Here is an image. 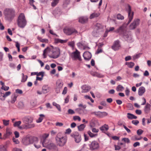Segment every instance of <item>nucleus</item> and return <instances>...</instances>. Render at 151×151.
<instances>
[{
  "instance_id": "nucleus-1",
  "label": "nucleus",
  "mask_w": 151,
  "mask_h": 151,
  "mask_svg": "<svg viewBox=\"0 0 151 151\" xmlns=\"http://www.w3.org/2000/svg\"><path fill=\"white\" fill-rule=\"evenodd\" d=\"M15 12L12 8H6L4 11L5 19L9 22L12 21L15 17Z\"/></svg>"
},
{
  "instance_id": "nucleus-2",
  "label": "nucleus",
  "mask_w": 151,
  "mask_h": 151,
  "mask_svg": "<svg viewBox=\"0 0 151 151\" xmlns=\"http://www.w3.org/2000/svg\"><path fill=\"white\" fill-rule=\"evenodd\" d=\"M17 25L21 28H24L27 24V21L23 13H21L17 20Z\"/></svg>"
},
{
  "instance_id": "nucleus-3",
  "label": "nucleus",
  "mask_w": 151,
  "mask_h": 151,
  "mask_svg": "<svg viewBox=\"0 0 151 151\" xmlns=\"http://www.w3.org/2000/svg\"><path fill=\"white\" fill-rule=\"evenodd\" d=\"M38 141L37 137L32 136H27L24 138L22 140L23 144L25 146H27L33 143Z\"/></svg>"
},
{
  "instance_id": "nucleus-4",
  "label": "nucleus",
  "mask_w": 151,
  "mask_h": 151,
  "mask_svg": "<svg viewBox=\"0 0 151 151\" xmlns=\"http://www.w3.org/2000/svg\"><path fill=\"white\" fill-rule=\"evenodd\" d=\"M61 134L60 133H58L56 136L55 139L57 145L63 147L66 143L67 139L65 137L61 136Z\"/></svg>"
},
{
  "instance_id": "nucleus-5",
  "label": "nucleus",
  "mask_w": 151,
  "mask_h": 151,
  "mask_svg": "<svg viewBox=\"0 0 151 151\" xmlns=\"http://www.w3.org/2000/svg\"><path fill=\"white\" fill-rule=\"evenodd\" d=\"M49 47L51 49V51L49 50V51L52 52V54L49 55V57L53 59H56L58 58L60 53V49L58 48H53V46H52Z\"/></svg>"
},
{
  "instance_id": "nucleus-6",
  "label": "nucleus",
  "mask_w": 151,
  "mask_h": 151,
  "mask_svg": "<svg viewBox=\"0 0 151 151\" xmlns=\"http://www.w3.org/2000/svg\"><path fill=\"white\" fill-rule=\"evenodd\" d=\"M33 118L30 117H25L23 119V120L26 122L27 124L26 125V128H31L34 127L35 125L34 124H30L33 121Z\"/></svg>"
},
{
  "instance_id": "nucleus-7",
  "label": "nucleus",
  "mask_w": 151,
  "mask_h": 151,
  "mask_svg": "<svg viewBox=\"0 0 151 151\" xmlns=\"http://www.w3.org/2000/svg\"><path fill=\"white\" fill-rule=\"evenodd\" d=\"M71 136L74 138V140L76 143H79L81 140V135L77 132H74L72 133Z\"/></svg>"
},
{
  "instance_id": "nucleus-8",
  "label": "nucleus",
  "mask_w": 151,
  "mask_h": 151,
  "mask_svg": "<svg viewBox=\"0 0 151 151\" xmlns=\"http://www.w3.org/2000/svg\"><path fill=\"white\" fill-rule=\"evenodd\" d=\"M64 33L67 35H70L72 34H76L77 33L76 30L73 28L66 27L63 29Z\"/></svg>"
},
{
  "instance_id": "nucleus-9",
  "label": "nucleus",
  "mask_w": 151,
  "mask_h": 151,
  "mask_svg": "<svg viewBox=\"0 0 151 151\" xmlns=\"http://www.w3.org/2000/svg\"><path fill=\"white\" fill-rule=\"evenodd\" d=\"M128 18L129 20L128 22L127 23V25H128L132 21V19L133 18L134 12H132L131 7L129 5L128 6Z\"/></svg>"
},
{
  "instance_id": "nucleus-10",
  "label": "nucleus",
  "mask_w": 151,
  "mask_h": 151,
  "mask_svg": "<svg viewBox=\"0 0 151 151\" xmlns=\"http://www.w3.org/2000/svg\"><path fill=\"white\" fill-rule=\"evenodd\" d=\"M139 20L138 19L134 20L133 22L129 25V29L130 30H133L135 29L139 25Z\"/></svg>"
},
{
  "instance_id": "nucleus-11",
  "label": "nucleus",
  "mask_w": 151,
  "mask_h": 151,
  "mask_svg": "<svg viewBox=\"0 0 151 151\" xmlns=\"http://www.w3.org/2000/svg\"><path fill=\"white\" fill-rule=\"evenodd\" d=\"M90 149L92 150H94L98 149L99 147V144L96 141H92L89 145Z\"/></svg>"
},
{
  "instance_id": "nucleus-12",
  "label": "nucleus",
  "mask_w": 151,
  "mask_h": 151,
  "mask_svg": "<svg viewBox=\"0 0 151 151\" xmlns=\"http://www.w3.org/2000/svg\"><path fill=\"white\" fill-rule=\"evenodd\" d=\"M120 46L119 41L118 40H117L114 42L113 45L111 46V48L114 50L116 51L119 49Z\"/></svg>"
},
{
  "instance_id": "nucleus-13",
  "label": "nucleus",
  "mask_w": 151,
  "mask_h": 151,
  "mask_svg": "<svg viewBox=\"0 0 151 151\" xmlns=\"http://www.w3.org/2000/svg\"><path fill=\"white\" fill-rule=\"evenodd\" d=\"M73 56L72 57L74 60L78 59L80 61L81 60V58L80 55V52L77 50L73 53Z\"/></svg>"
},
{
  "instance_id": "nucleus-14",
  "label": "nucleus",
  "mask_w": 151,
  "mask_h": 151,
  "mask_svg": "<svg viewBox=\"0 0 151 151\" xmlns=\"http://www.w3.org/2000/svg\"><path fill=\"white\" fill-rule=\"evenodd\" d=\"M125 31V30L124 26L123 25H122L118 28L116 32L120 34L123 35L124 36H126V34L124 32Z\"/></svg>"
},
{
  "instance_id": "nucleus-15",
  "label": "nucleus",
  "mask_w": 151,
  "mask_h": 151,
  "mask_svg": "<svg viewBox=\"0 0 151 151\" xmlns=\"http://www.w3.org/2000/svg\"><path fill=\"white\" fill-rule=\"evenodd\" d=\"M83 56L85 60L88 61L91 59L92 55L90 52L86 51L83 53Z\"/></svg>"
},
{
  "instance_id": "nucleus-16",
  "label": "nucleus",
  "mask_w": 151,
  "mask_h": 151,
  "mask_svg": "<svg viewBox=\"0 0 151 151\" xmlns=\"http://www.w3.org/2000/svg\"><path fill=\"white\" fill-rule=\"evenodd\" d=\"M46 147L50 150H56L58 149L56 145L53 143H51L47 145Z\"/></svg>"
},
{
  "instance_id": "nucleus-17",
  "label": "nucleus",
  "mask_w": 151,
  "mask_h": 151,
  "mask_svg": "<svg viewBox=\"0 0 151 151\" xmlns=\"http://www.w3.org/2000/svg\"><path fill=\"white\" fill-rule=\"evenodd\" d=\"M96 116L99 118H103L108 115V114L106 112H101L99 111H96L95 113Z\"/></svg>"
},
{
  "instance_id": "nucleus-18",
  "label": "nucleus",
  "mask_w": 151,
  "mask_h": 151,
  "mask_svg": "<svg viewBox=\"0 0 151 151\" xmlns=\"http://www.w3.org/2000/svg\"><path fill=\"white\" fill-rule=\"evenodd\" d=\"M91 87L89 86H87L86 85H84L82 86L81 88L82 90V93H86L88 91L91 89Z\"/></svg>"
},
{
  "instance_id": "nucleus-19",
  "label": "nucleus",
  "mask_w": 151,
  "mask_h": 151,
  "mask_svg": "<svg viewBox=\"0 0 151 151\" xmlns=\"http://www.w3.org/2000/svg\"><path fill=\"white\" fill-rule=\"evenodd\" d=\"M63 85V82L61 80H58L56 82V87L62 89Z\"/></svg>"
},
{
  "instance_id": "nucleus-20",
  "label": "nucleus",
  "mask_w": 151,
  "mask_h": 151,
  "mask_svg": "<svg viewBox=\"0 0 151 151\" xmlns=\"http://www.w3.org/2000/svg\"><path fill=\"white\" fill-rule=\"evenodd\" d=\"M145 91V89L144 87L141 86L139 88L138 92V95L139 96H142Z\"/></svg>"
},
{
  "instance_id": "nucleus-21",
  "label": "nucleus",
  "mask_w": 151,
  "mask_h": 151,
  "mask_svg": "<svg viewBox=\"0 0 151 151\" xmlns=\"http://www.w3.org/2000/svg\"><path fill=\"white\" fill-rule=\"evenodd\" d=\"M88 19V18L86 17H80L79 19V22L82 23L86 22Z\"/></svg>"
},
{
  "instance_id": "nucleus-22",
  "label": "nucleus",
  "mask_w": 151,
  "mask_h": 151,
  "mask_svg": "<svg viewBox=\"0 0 151 151\" xmlns=\"http://www.w3.org/2000/svg\"><path fill=\"white\" fill-rule=\"evenodd\" d=\"M151 105L149 103H147L144 108V111L145 113H148L150 110Z\"/></svg>"
},
{
  "instance_id": "nucleus-23",
  "label": "nucleus",
  "mask_w": 151,
  "mask_h": 151,
  "mask_svg": "<svg viewBox=\"0 0 151 151\" xmlns=\"http://www.w3.org/2000/svg\"><path fill=\"white\" fill-rule=\"evenodd\" d=\"M100 129L102 132H104L109 129V127L108 125L104 124V125L99 128Z\"/></svg>"
},
{
  "instance_id": "nucleus-24",
  "label": "nucleus",
  "mask_w": 151,
  "mask_h": 151,
  "mask_svg": "<svg viewBox=\"0 0 151 151\" xmlns=\"http://www.w3.org/2000/svg\"><path fill=\"white\" fill-rule=\"evenodd\" d=\"M17 95L15 93H14L11 96V102L12 104H14L17 100Z\"/></svg>"
},
{
  "instance_id": "nucleus-25",
  "label": "nucleus",
  "mask_w": 151,
  "mask_h": 151,
  "mask_svg": "<svg viewBox=\"0 0 151 151\" xmlns=\"http://www.w3.org/2000/svg\"><path fill=\"white\" fill-rule=\"evenodd\" d=\"M49 91V87L45 85L42 87V92L43 93H47Z\"/></svg>"
},
{
  "instance_id": "nucleus-26",
  "label": "nucleus",
  "mask_w": 151,
  "mask_h": 151,
  "mask_svg": "<svg viewBox=\"0 0 151 151\" xmlns=\"http://www.w3.org/2000/svg\"><path fill=\"white\" fill-rule=\"evenodd\" d=\"M100 15L99 12H94L92 13L90 17V19H92L94 18L98 17Z\"/></svg>"
},
{
  "instance_id": "nucleus-27",
  "label": "nucleus",
  "mask_w": 151,
  "mask_h": 151,
  "mask_svg": "<svg viewBox=\"0 0 151 151\" xmlns=\"http://www.w3.org/2000/svg\"><path fill=\"white\" fill-rule=\"evenodd\" d=\"M86 126L85 124H82L78 126V131H83L84 130V128Z\"/></svg>"
},
{
  "instance_id": "nucleus-28",
  "label": "nucleus",
  "mask_w": 151,
  "mask_h": 151,
  "mask_svg": "<svg viewBox=\"0 0 151 151\" xmlns=\"http://www.w3.org/2000/svg\"><path fill=\"white\" fill-rule=\"evenodd\" d=\"M127 117L129 119H136L137 118V117L132 114L128 113L127 114Z\"/></svg>"
},
{
  "instance_id": "nucleus-29",
  "label": "nucleus",
  "mask_w": 151,
  "mask_h": 151,
  "mask_svg": "<svg viewBox=\"0 0 151 151\" xmlns=\"http://www.w3.org/2000/svg\"><path fill=\"white\" fill-rule=\"evenodd\" d=\"M68 41L67 40H64L60 39L58 38H55V42L56 43L60 42L61 43H66Z\"/></svg>"
},
{
  "instance_id": "nucleus-30",
  "label": "nucleus",
  "mask_w": 151,
  "mask_h": 151,
  "mask_svg": "<svg viewBox=\"0 0 151 151\" xmlns=\"http://www.w3.org/2000/svg\"><path fill=\"white\" fill-rule=\"evenodd\" d=\"M124 89V88L121 85H118L116 88V90L118 91H122Z\"/></svg>"
},
{
  "instance_id": "nucleus-31",
  "label": "nucleus",
  "mask_w": 151,
  "mask_h": 151,
  "mask_svg": "<svg viewBox=\"0 0 151 151\" xmlns=\"http://www.w3.org/2000/svg\"><path fill=\"white\" fill-rule=\"evenodd\" d=\"M49 135L48 134H45L42 136L43 140L42 141H41V142L43 145H44V143L46 139L48 137Z\"/></svg>"
},
{
  "instance_id": "nucleus-32",
  "label": "nucleus",
  "mask_w": 151,
  "mask_h": 151,
  "mask_svg": "<svg viewBox=\"0 0 151 151\" xmlns=\"http://www.w3.org/2000/svg\"><path fill=\"white\" fill-rule=\"evenodd\" d=\"M40 116L38 119L36 121L37 123H40L41 122L43 119L44 117L45 116L43 114H40Z\"/></svg>"
},
{
  "instance_id": "nucleus-33",
  "label": "nucleus",
  "mask_w": 151,
  "mask_h": 151,
  "mask_svg": "<svg viewBox=\"0 0 151 151\" xmlns=\"http://www.w3.org/2000/svg\"><path fill=\"white\" fill-rule=\"evenodd\" d=\"M52 105L55 106L59 111H61L60 106L59 104H58L55 102H53L52 103Z\"/></svg>"
},
{
  "instance_id": "nucleus-34",
  "label": "nucleus",
  "mask_w": 151,
  "mask_h": 151,
  "mask_svg": "<svg viewBox=\"0 0 151 151\" xmlns=\"http://www.w3.org/2000/svg\"><path fill=\"white\" fill-rule=\"evenodd\" d=\"M0 151H7V147L6 145H0Z\"/></svg>"
},
{
  "instance_id": "nucleus-35",
  "label": "nucleus",
  "mask_w": 151,
  "mask_h": 151,
  "mask_svg": "<svg viewBox=\"0 0 151 151\" xmlns=\"http://www.w3.org/2000/svg\"><path fill=\"white\" fill-rule=\"evenodd\" d=\"M22 78L21 81L22 82H24L27 81L28 77L27 75L25 76L23 73H22Z\"/></svg>"
},
{
  "instance_id": "nucleus-36",
  "label": "nucleus",
  "mask_w": 151,
  "mask_h": 151,
  "mask_svg": "<svg viewBox=\"0 0 151 151\" xmlns=\"http://www.w3.org/2000/svg\"><path fill=\"white\" fill-rule=\"evenodd\" d=\"M59 0H53L51 3V5L52 7L55 6L58 3Z\"/></svg>"
},
{
  "instance_id": "nucleus-37",
  "label": "nucleus",
  "mask_w": 151,
  "mask_h": 151,
  "mask_svg": "<svg viewBox=\"0 0 151 151\" xmlns=\"http://www.w3.org/2000/svg\"><path fill=\"white\" fill-rule=\"evenodd\" d=\"M51 51V49L49 47H47L46 49H45L43 51V55L44 56V58H46V55H45V53H46L47 51Z\"/></svg>"
},
{
  "instance_id": "nucleus-38",
  "label": "nucleus",
  "mask_w": 151,
  "mask_h": 151,
  "mask_svg": "<svg viewBox=\"0 0 151 151\" xmlns=\"http://www.w3.org/2000/svg\"><path fill=\"white\" fill-rule=\"evenodd\" d=\"M126 65H127L129 68H132L134 66V63L132 62L130 63L126 62Z\"/></svg>"
},
{
  "instance_id": "nucleus-39",
  "label": "nucleus",
  "mask_w": 151,
  "mask_h": 151,
  "mask_svg": "<svg viewBox=\"0 0 151 151\" xmlns=\"http://www.w3.org/2000/svg\"><path fill=\"white\" fill-rule=\"evenodd\" d=\"M88 134L91 137H96L97 136V134H94L92 133L90 131H88Z\"/></svg>"
},
{
  "instance_id": "nucleus-40",
  "label": "nucleus",
  "mask_w": 151,
  "mask_h": 151,
  "mask_svg": "<svg viewBox=\"0 0 151 151\" xmlns=\"http://www.w3.org/2000/svg\"><path fill=\"white\" fill-rule=\"evenodd\" d=\"M3 124L5 126H7L9 124L10 121L9 120H2Z\"/></svg>"
},
{
  "instance_id": "nucleus-41",
  "label": "nucleus",
  "mask_w": 151,
  "mask_h": 151,
  "mask_svg": "<svg viewBox=\"0 0 151 151\" xmlns=\"http://www.w3.org/2000/svg\"><path fill=\"white\" fill-rule=\"evenodd\" d=\"M142 138V137H138L136 135H134L132 137V139L134 141L140 140Z\"/></svg>"
},
{
  "instance_id": "nucleus-42",
  "label": "nucleus",
  "mask_w": 151,
  "mask_h": 151,
  "mask_svg": "<svg viewBox=\"0 0 151 151\" xmlns=\"http://www.w3.org/2000/svg\"><path fill=\"white\" fill-rule=\"evenodd\" d=\"M39 40L42 42L47 43L48 42V40L46 38H38Z\"/></svg>"
},
{
  "instance_id": "nucleus-43",
  "label": "nucleus",
  "mask_w": 151,
  "mask_h": 151,
  "mask_svg": "<svg viewBox=\"0 0 151 151\" xmlns=\"http://www.w3.org/2000/svg\"><path fill=\"white\" fill-rule=\"evenodd\" d=\"M116 17L118 19L123 20L124 19V17L120 14H117Z\"/></svg>"
},
{
  "instance_id": "nucleus-44",
  "label": "nucleus",
  "mask_w": 151,
  "mask_h": 151,
  "mask_svg": "<svg viewBox=\"0 0 151 151\" xmlns=\"http://www.w3.org/2000/svg\"><path fill=\"white\" fill-rule=\"evenodd\" d=\"M21 123V121L16 122L14 124V127H18Z\"/></svg>"
},
{
  "instance_id": "nucleus-45",
  "label": "nucleus",
  "mask_w": 151,
  "mask_h": 151,
  "mask_svg": "<svg viewBox=\"0 0 151 151\" xmlns=\"http://www.w3.org/2000/svg\"><path fill=\"white\" fill-rule=\"evenodd\" d=\"M11 94V92L10 91H7L5 93H4L3 97L4 98H5L7 96H9Z\"/></svg>"
},
{
  "instance_id": "nucleus-46",
  "label": "nucleus",
  "mask_w": 151,
  "mask_h": 151,
  "mask_svg": "<svg viewBox=\"0 0 151 151\" xmlns=\"http://www.w3.org/2000/svg\"><path fill=\"white\" fill-rule=\"evenodd\" d=\"M91 75H92V76H97V77H99V74L98 73L96 72L92 71L91 72Z\"/></svg>"
},
{
  "instance_id": "nucleus-47",
  "label": "nucleus",
  "mask_w": 151,
  "mask_h": 151,
  "mask_svg": "<svg viewBox=\"0 0 151 151\" xmlns=\"http://www.w3.org/2000/svg\"><path fill=\"white\" fill-rule=\"evenodd\" d=\"M73 119L74 121L78 120L79 121H80L81 120V118L78 116H74L73 117Z\"/></svg>"
},
{
  "instance_id": "nucleus-48",
  "label": "nucleus",
  "mask_w": 151,
  "mask_h": 151,
  "mask_svg": "<svg viewBox=\"0 0 151 151\" xmlns=\"http://www.w3.org/2000/svg\"><path fill=\"white\" fill-rule=\"evenodd\" d=\"M68 114H75V111L72 109H69L68 111Z\"/></svg>"
},
{
  "instance_id": "nucleus-49",
  "label": "nucleus",
  "mask_w": 151,
  "mask_h": 151,
  "mask_svg": "<svg viewBox=\"0 0 151 151\" xmlns=\"http://www.w3.org/2000/svg\"><path fill=\"white\" fill-rule=\"evenodd\" d=\"M18 104L19 107L20 108H22L24 107V104L22 102H19Z\"/></svg>"
},
{
  "instance_id": "nucleus-50",
  "label": "nucleus",
  "mask_w": 151,
  "mask_h": 151,
  "mask_svg": "<svg viewBox=\"0 0 151 151\" xmlns=\"http://www.w3.org/2000/svg\"><path fill=\"white\" fill-rule=\"evenodd\" d=\"M143 132V131L141 129H138L137 132V134L140 135H141Z\"/></svg>"
},
{
  "instance_id": "nucleus-51",
  "label": "nucleus",
  "mask_w": 151,
  "mask_h": 151,
  "mask_svg": "<svg viewBox=\"0 0 151 151\" xmlns=\"http://www.w3.org/2000/svg\"><path fill=\"white\" fill-rule=\"evenodd\" d=\"M132 123L134 124L137 125V124L139 123V122L137 120H133L132 121Z\"/></svg>"
},
{
  "instance_id": "nucleus-52",
  "label": "nucleus",
  "mask_w": 151,
  "mask_h": 151,
  "mask_svg": "<svg viewBox=\"0 0 151 151\" xmlns=\"http://www.w3.org/2000/svg\"><path fill=\"white\" fill-rule=\"evenodd\" d=\"M1 89L4 90V91H7L9 89V87L4 86L1 87Z\"/></svg>"
},
{
  "instance_id": "nucleus-53",
  "label": "nucleus",
  "mask_w": 151,
  "mask_h": 151,
  "mask_svg": "<svg viewBox=\"0 0 151 151\" xmlns=\"http://www.w3.org/2000/svg\"><path fill=\"white\" fill-rule=\"evenodd\" d=\"M16 46L17 48L18 51V52L20 51V44H19L17 42H16Z\"/></svg>"
},
{
  "instance_id": "nucleus-54",
  "label": "nucleus",
  "mask_w": 151,
  "mask_h": 151,
  "mask_svg": "<svg viewBox=\"0 0 151 151\" xmlns=\"http://www.w3.org/2000/svg\"><path fill=\"white\" fill-rule=\"evenodd\" d=\"M103 50L101 48H99L98 47V49H97L96 52V54H98L102 52Z\"/></svg>"
},
{
  "instance_id": "nucleus-55",
  "label": "nucleus",
  "mask_w": 151,
  "mask_h": 151,
  "mask_svg": "<svg viewBox=\"0 0 151 151\" xmlns=\"http://www.w3.org/2000/svg\"><path fill=\"white\" fill-rule=\"evenodd\" d=\"M13 142L16 144H19V142L18 139H16L14 137H13L12 139Z\"/></svg>"
},
{
  "instance_id": "nucleus-56",
  "label": "nucleus",
  "mask_w": 151,
  "mask_h": 151,
  "mask_svg": "<svg viewBox=\"0 0 151 151\" xmlns=\"http://www.w3.org/2000/svg\"><path fill=\"white\" fill-rule=\"evenodd\" d=\"M122 140L123 141L125 142H126L127 143H129L130 142V140L128 138H123L122 139Z\"/></svg>"
},
{
  "instance_id": "nucleus-57",
  "label": "nucleus",
  "mask_w": 151,
  "mask_h": 151,
  "mask_svg": "<svg viewBox=\"0 0 151 151\" xmlns=\"http://www.w3.org/2000/svg\"><path fill=\"white\" fill-rule=\"evenodd\" d=\"M126 40L129 43H131L134 41L133 38H127V40Z\"/></svg>"
},
{
  "instance_id": "nucleus-58",
  "label": "nucleus",
  "mask_w": 151,
  "mask_h": 151,
  "mask_svg": "<svg viewBox=\"0 0 151 151\" xmlns=\"http://www.w3.org/2000/svg\"><path fill=\"white\" fill-rule=\"evenodd\" d=\"M15 91L16 93L19 94H22L23 93L22 91L21 90L18 89H16Z\"/></svg>"
},
{
  "instance_id": "nucleus-59",
  "label": "nucleus",
  "mask_w": 151,
  "mask_h": 151,
  "mask_svg": "<svg viewBox=\"0 0 151 151\" xmlns=\"http://www.w3.org/2000/svg\"><path fill=\"white\" fill-rule=\"evenodd\" d=\"M67 92V87H65L64 88L63 92H62V94H66Z\"/></svg>"
},
{
  "instance_id": "nucleus-60",
  "label": "nucleus",
  "mask_w": 151,
  "mask_h": 151,
  "mask_svg": "<svg viewBox=\"0 0 151 151\" xmlns=\"http://www.w3.org/2000/svg\"><path fill=\"white\" fill-rule=\"evenodd\" d=\"M14 134L16 138H17L19 137V133L17 131H15L14 132Z\"/></svg>"
},
{
  "instance_id": "nucleus-61",
  "label": "nucleus",
  "mask_w": 151,
  "mask_h": 151,
  "mask_svg": "<svg viewBox=\"0 0 151 151\" xmlns=\"http://www.w3.org/2000/svg\"><path fill=\"white\" fill-rule=\"evenodd\" d=\"M129 92L130 91L129 89L127 87L125 91V93L127 96H129Z\"/></svg>"
},
{
  "instance_id": "nucleus-62",
  "label": "nucleus",
  "mask_w": 151,
  "mask_h": 151,
  "mask_svg": "<svg viewBox=\"0 0 151 151\" xmlns=\"http://www.w3.org/2000/svg\"><path fill=\"white\" fill-rule=\"evenodd\" d=\"M92 131L93 132L97 133L99 131L98 129H96L95 128H93L92 129Z\"/></svg>"
},
{
  "instance_id": "nucleus-63",
  "label": "nucleus",
  "mask_w": 151,
  "mask_h": 151,
  "mask_svg": "<svg viewBox=\"0 0 151 151\" xmlns=\"http://www.w3.org/2000/svg\"><path fill=\"white\" fill-rule=\"evenodd\" d=\"M44 72L42 71L38 73V74L37 75V76H41L42 77H43V76H44Z\"/></svg>"
},
{
  "instance_id": "nucleus-64",
  "label": "nucleus",
  "mask_w": 151,
  "mask_h": 151,
  "mask_svg": "<svg viewBox=\"0 0 151 151\" xmlns=\"http://www.w3.org/2000/svg\"><path fill=\"white\" fill-rule=\"evenodd\" d=\"M12 151H22V150L21 149L15 148L13 149Z\"/></svg>"
}]
</instances>
